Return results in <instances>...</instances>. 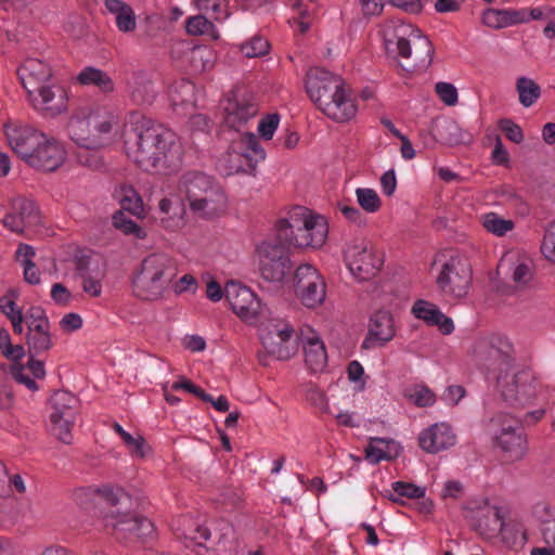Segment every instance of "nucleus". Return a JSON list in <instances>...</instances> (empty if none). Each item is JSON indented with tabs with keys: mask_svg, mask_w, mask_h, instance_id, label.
Returning <instances> with one entry per match:
<instances>
[{
	"mask_svg": "<svg viewBox=\"0 0 555 555\" xmlns=\"http://www.w3.org/2000/svg\"><path fill=\"white\" fill-rule=\"evenodd\" d=\"M92 494L109 507L106 527H112L118 538L145 539L154 533V524L133 513L135 502L121 487L103 485L93 490L79 489L75 492V500L83 508H88L87 501Z\"/></svg>",
	"mask_w": 555,
	"mask_h": 555,
	"instance_id": "nucleus-1",
	"label": "nucleus"
},
{
	"mask_svg": "<svg viewBox=\"0 0 555 555\" xmlns=\"http://www.w3.org/2000/svg\"><path fill=\"white\" fill-rule=\"evenodd\" d=\"M386 54L406 73L427 69L435 53L431 41L411 24L388 21L382 30Z\"/></svg>",
	"mask_w": 555,
	"mask_h": 555,
	"instance_id": "nucleus-2",
	"label": "nucleus"
},
{
	"mask_svg": "<svg viewBox=\"0 0 555 555\" xmlns=\"http://www.w3.org/2000/svg\"><path fill=\"white\" fill-rule=\"evenodd\" d=\"M306 90L311 101L328 118L345 122L357 114V106L345 89L344 80L322 67H312L306 75Z\"/></svg>",
	"mask_w": 555,
	"mask_h": 555,
	"instance_id": "nucleus-3",
	"label": "nucleus"
},
{
	"mask_svg": "<svg viewBox=\"0 0 555 555\" xmlns=\"http://www.w3.org/2000/svg\"><path fill=\"white\" fill-rule=\"evenodd\" d=\"M33 106L44 116L54 117L66 109V93L61 86L48 85L52 77L50 66L29 57L17 70Z\"/></svg>",
	"mask_w": 555,
	"mask_h": 555,
	"instance_id": "nucleus-4",
	"label": "nucleus"
},
{
	"mask_svg": "<svg viewBox=\"0 0 555 555\" xmlns=\"http://www.w3.org/2000/svg\"><path fill=\"white\" fill-rule=\"evenodd\" d=\"M162 126L139 112L131 113L129 121L125 125L126 153L145 171H152V166L159 160L154 155H156L160 135V131H156V129Z\"/></svg>",
	"mask_w": 555,
	"mask_h": 555,
	"instance_id": "nucleus-5",
	"label": "nucleus"
},
{
	"mask_svg": "<svg viewBox=\"0 0 555 555\" xmlns=\"http://www.w3.org/2000/svg\"><path fill=\"white\" fill-rule=\"evenodd\" d=\"M177 274L178 268L171 257L151 254L143 259L141 270L133 279V293L142 300H156L163 296Z\"/></svg>",
	"mask_w": 555,
	"mask_h": 555,
	"instance_id": "nucleus-6",
	"label": "nucleus"
},
{
	"mask_svg": "<svg viewBox=\"0 0 555 555\" xmlns=\"http://www.w3.org/2000/svg\"><path fill=\"white\" fill-rule=\"evenodd\" d=\"M469 352L475 364L493 378L513 367L514 347L506 336L491 334L479 337L472 345Z\"/></svg>",
	"mask_w": 555,
	"mask_h": 555,
	"instance_id": "nucleus-7",
	"label": "nucleus"
},
{
	"mask_svg": "<svg viewBox=\"0 0 555 555\" xmlns=\"http://www.w3.org/2000/svg\"><path fill=\"white\" fill-rule=\"evenodd\" d=\"M49 409L52 434L60 441L70 444L72 430L79 413V399L66 390H57L49 399Z\"/></svg>",
	"mask_w": 555,
	"mask_h": 555,
	"instance_id": "nucleus-8",
	"label": "nucleus"
},
{
	"mask_svg": "<svg viewBox=\"0 0 555 555\" xmlns=\"http://www.w3.org/2000/svg\"><path fill=\"white\" fill-rule=\"evenodd\" d=\"M260 275L268 282H283L291 273L293 262L289 248L272 238L256 246Z\"/></svg>",
	"mask_w": 555,
	"mask_h": 555,
	"instance_id": "nucleus-9",
	"label": "nucleus"
},
{
	"mask_svg": "<svg viewBox=\"0 0 555 555\" xmlns=\"http://www.w3.org/2000/svg\"><path fill=\"white\" fill-rule=\"evenodd\" d=\"M0 223L15 234H24L41 223V211L33 199L16 196L0 206Z\"/></svg>",
	"mask_w": 555,
	"mask_h": 555,
	"instance_id": "nucleus-10",
	"label": "nucleus"
},
{
	"mask_svg": "<svg viewBox=\"0 0 555 555\" xmlns=\"http://www.w3.org/2000/svg\"><path fill=\"white\" fill-rule=\"evenodd\" d=\"M294 292L302 306L309 309L320 307L326 296V283L319 270L310 263H302L295 270Z\"/></svg>",
	"mask_w": 555,
	"mask_h": 555,
	"instance_id": "nucleus-11",
	"label": "nucleus"
},
{
	"mask_svg": "<svg viewBox=\"0 0 555 555\" xmlns=\"http://www.w3.org/2000/svg\"><path fill=\"white\" fill-rule=\"evenodd\" d=\"M473 272L470 264L461 257H450L441 267L436 279L438 288L453 298H462L468 294Z\"/></svg>",
	"mask_w": 555,
	"mask_h": 555,
	"instance_id": "nucleus-12",
	"label": "nucleus"
},
{
	"mask_svg": "<svg viewBox=\"0 0 555 555\" xmlns=\"http://www.w3.org/2000/svg\"><path fill=\"white\" fill-rule=\"evenodd\" d=\"M212 531L218 533L217 540H214L215 548L230 554L236 550L234 528L224 519L209 520L203 524L194 522L182 534L185 539L202 546L212 538Z\"/></svg>",
	"mask_w": 555,
	"mask_h": 555,
	"instance_id": "nucleus-13",
	"label": "nucleus"
},
{
	"mask_svg": "<svg viewBox=\"0 0 555 555\" xmlns=\"http://www.w3.org/2000/svg\"><path fill=\"white\" fill-rule=\"evenodd\" d=\"M496 386L505 402L515 406H524L535 396L533 376L528 371L509 374V371L494 377Z\"/></svg>",
	"mask_w": 555,
	"mask_h": 555,
	"instance_id": "nucleus-14",
	"label": "nucleus"
},
{
	"mask_svg": "<svg viewBox=\"0 0 555 555\" xmlns=\"http://www.w3.org/2000/svg\"><path fill=\"white\" fill-rule=\"evenodd\" d=\"M465 517L473 530L483 539L496 537L504 520L501 508L491 504L488 499L481 502H472L466 508Z\"/></svg>",
	"mask_w": 555,
	"mask_h": 555,
	"instance_id": "nucleus-15",
	"label": "nucleus"
},
{
	"mask_svg": "<svg viewBox=\"0 0 555 555\" xmlns=\"http://www.w3.org/2000/svg\"><path fill=\"white\" fill-rule=\"evenodd\" d=\"M67 132L77 145L85 149L78 154L79 162L88 167H96L99 163L98 155L96 153H90V151L99 149L102 141L92 131L91 114L72 117L67 125Z\"/></svg>",
	"mask_w": 555,
	"mask_h": 555,
	"instance_id": "nucleus-16",
	"label": "nucleus"
},
{
	"mask_svg": "<svg viewBox=\"0 0 555 555\" xmlns=\"http://www.w3.org/2000/svg\"><path fill=\"white\" fill-rule=\"evenodd\" d=\"M344 257L350 272L363 281L373 278L382 266V260L369 249V243L362 238L348 243Z\"/></svg>",
	"mask_w": 555,
	"mask_h": 555,
	"instance_id": "nucleus-17",
	"label": "nucleus"
},
{
	"mask_svg": "<svg viewBox=\"0 0 555 555\" xmlns=\"http://www.w3.org/2000/svg\"><path fill=\"white\" fill-rule=\"evenodd\" d=\"M156 131H160V135L154 157H158L159 160L152 166V171L167 173L178 170L182 165L183 157V146L180 139L164 126L157 127Z\"/></svg>",
	"mask_w": 555,
	"mask_h": 555,
	"instance_id": "nucleus-18",
	"label": "nucleus"
},
{
	"mask_svg": "<svg viewBox=\"0 0 555 555\" xmlns=\"http://www.w3.org/2000/svg\"><path fill=\"white\" fill-rule=\"evenodd\" d=\"M224 296L233 312L244 321L255 320L261 313L260 299L247 286L231 281L225 285Z\"/></svg>",
	"mask_w": 555,
	"mask_h": 555,
	"instance_id": "nucleus-19",
	"label": "nucleus"
},
{
	"mask_svg": "<svg viewBox=\"0 0 555 555\" xmlns=\"http://www.w3.org/2000/svg\"><path fill=\"white\" fill-rule=\"evenodd\" d=\"M18 384L24 385L30 391L39 389L37 383L26 373V369L21 363L8 365L0 363V411H9L14 403V395L10 387L9 376Z\"/></svg>",
	"mask_w": 555,
	"mask_h": 555,
	"instance_id": "nucleus-20",
	"label": "nucleus"
},
{
	"mask_svg": "<svg viewBox=\"0 0 555 555\" xmlns=\"http://www.w3.org/2000/svg\"><path fill=\"white\" fill-rule=\"evenodd\" d=\"M293 333V327L285 324L281 328H275L274 331L262 334L261 343L266 354H258L259 362L262 365H268L267 357H272L276 360L289 359L295 353L294 347L289 346Z\"/></svg>",
	"mask_w": 555,
	"mask_h": 555,
	"instance_id": "nucleus-21",
	"label": "nucleus"
},
{
	"mask_svg": "<svg viewBox=\"0 0 555 555\" xmlns=\"http://www.w3.org/2000/svg\"><path fill=\"white\" fill-rule=\"evenodd\" d=\"M224 111V122L227 126L238 131L257 116L259 106L253 94L244 92L235 94L233 99L228 100Z\"/></svg>",
	"mask_w": 555,
	"mask_h": 555,
	"instance_id": "nucleus-22",
	"label": "nucleus"
},
{
	"mask_svg": "<svg viewBox=\"0 0 555 555\" xmlns=\"http://www.w3.org/2000/svg\"><path fill=\"white\" fill-rule=\"evenodd\" d=\"M305 227H301L297 236H293V247L295 248H320L327 237V224L323 217L312 215L308 209L305 216Z\"/></svg>",
	"mask_w": 555,
	"mask_h": 555,
	"instance_id": "nucleus-23",
	"label": "nucleus"
},
{
	"mask_svg": "<svg viewBox=\"0 0 555 555\" xmlns=\"http://www.w3.org/2000/svg\"><path fill=\"white\" fill-rule=\"evenodd\" d=\"M7 139L11 149L28 165L41 142H44V133L29 127H17L7 132Z\"/></svg>",
	"mask_w": 555,
	"mask_h": 555,
	"instance_id": "nucleus-24",
	"label": "nucleus"
},
{
	"mask_svg": "<svg viewBox=\"0 0 555 555\" xmlns=\"http://www.w3.org/2000/svg\"><path fill=\"white\" fill-rule=\"evenodd\" d=\"M395 336L393 319L389 311L378 310L370 320L369 334L362 343L363 349L383 347Z\"/></svg>",
	"mask_w": 555,
	"mask_h": 555,
	"instance_id": "nucleus-25",
	"label": "nucleus"
},
{
	"mask_svg": "<svg viewBox=\"0 0 555 555\" xmlns=\"http://www.w3.org/2000/svg\"><path fill=\"white\" fill-rule=\"evenodd\" d=\"M308 214V208L304 206H295L284 218H280L274 227V240L285 247H293V236L296 237L300 232L301 227H305V216Z\"/></svg>",
	"mask_w": 555,
	"mask_h": 555,
	"instance_id": "nucleus-26",
	"label": "nucleus"
},
{
	"mask_svg": "<svg viewBox=\"0 0 555 555\" xmlns=\"http://www.w3.org/2000/svg\"><path fill=\"white\" fill-rule=\"evenodd\" d=\"M418 443L425 452L437 453L454 446L455 435L448 424H434L420 434Z\"/></svg>",
	"mask_w": 555,
	"mask_h": 555,
	"instance_id": "nucleus-27",
	"label": "nucleus"
},
{
	"mask_svg": "<svg viewBox=\"0 0 555 555\" xmlns=\"http://www.w3.org/2000/svg\"><path fill=\"white\" fill-rule=\"evenodd\" d=\"M65 155L64 147L44 134V142H41L36 150L30 166L44 171H53L63 164Z\"/></svg>",
	"mask_w": 555,
	"mask_h": 555,
	"instance_id": "nucleus-28",
	"label": "nucleus"
},
{
	"mask_svg": "<svg viewBox=\"0 0 555 555\" xmlns=\"http://www.w3.org/2000/svg\"><path fill=\"white\" fill-rule=\"evenodd\" d=\"M492 442L502 461L508 464L524 460L529 450L528 439L525 433L504 435L501 438L493 439Z\"/></svg>",
	"mask_w": 555,
	"mask_h": 555,
	"instance_id": "nucleus-29",
	"label": "nucleus"
},
{
	"mask_svg": "<svg viewBox=\"0 0 555 555\" xmlns=\"http://www.w3.org/2000/svg\"><path fill=\"white\" fill-rule=\"evenodd\" d=\"M217 185L219 184L212 177L201 171H189L182 176L179 190L191 204Z\"/></svg>",
	"mask_w": 555,
	"mask_h": 555,
	"instance_id": "nucleus-30",
	"label": "nucleus"
},
{
	"mask_svg": "<svg viewBox=\"0 0 555 555\" xmlns=\"http://www.w3.org/2000/svg\"><path fill=\"white\" fill-rule=\"evenodd\" d=\"M192 211L205 218H215L227 209V196L220 185L209 190L204 196L190 204Z\"/></svg>",
	"mask_w": 555,
	"mask_h": 555,
	"instance_id": "nucleus-31",
	"label": "nucleus"
},
{
	"mask_svg": "<svg viewBox=\"0 0 555 555\" xmlns=\"http://www.w3.org/2000/svg\"><path fill=\"white\" fill-rule=\"evenodd\" d=\"M127 93L137 105H151L156 91L152 80L144 72H134L127 79Z\"/></svg>",
	"mask_w": 555,
	"mask_h": 555,
	"instance_id": "nucleus-32",
	"label": "nucleus"
},
{
	"mask_svg": "<svg viewBox=\"0 0 555 555\" xmlns=\"http://www.w3.org/2000/svg\"><path fill=\"white\" fill-rule=\"evenodd\" d=\"M401 447L392 439L372 437L365 448V459L371 464H378L380 461H391L401 453Z\"/></svg>",
	"mask_w": 555,
	"mask_h": 555,
	"instance_id": "nucleus-33",
	"label": "nucleus"
},
{
	"mask_svg": "<svg viewBox=\"0 0 555 555\" xmlns=\"http://www.w3.org/2000/svg\"><path fill=\"white\" fill-rule=\"evenodd\" d=\"M50 326H34L31 331L26 333L27 356H44L53 347L52 334Z\"/></svg>",
	"mask_w": 555,
	"mask_h": 555,
	"instance_id": "nucleus-34",
	"label": "nucleus"
},
{
	"mask_svg": "<svg viewBox=\"0 0 555 555\" xmlns=\"http://www.w3.org/2000/svg\"><path fill=\"white\" fill-rule=\"evenodd\" d=\"M90 264V261L79 260L76 274L81 280L82 291L91 297H99L102 294L104 273L92 269Z\"/></svg>",
	"mask_w": 555,
	"mask_h": 555,
	"instance_id": "nucleus-35",
	"label": "nucleus"
},
{
	"mask_svg": "<svg viewBox=\"0 0 555 555\" xmlns=\"http://www.w3.org/2000/svg\"><path fill=\"white\" fill-rule=\"evenodd\" d=\"M305 362L310 371L322 372L327 363V353L323 341L318 337L304 340Z\"/></svg>",
	"mask_w": 555,
	"mask_h": 555,
	"instance_id": "nucleus-36",
	"label": "nucleus"
},
{
	"mask_svg": "<svg viewBox=\"0 0 555 555\" xmlns=\"http://www.w3.org/2000/svg\"><path fill=\"white\" fill-rule=\"evenodd\" d=\"M533 514L540 522V531L544 542L555 550V508L547 503H538Z\"/></svg>",
	"mask_w": 555,
	"mask_h": 555,
	"instance_id": "nucleus-37",
	"label": "nucleus"
},
{
	"mask_svg": "<svg viewBox=\"0 0 555 555\" xmlns=\"http://www.w3.org/2000/svg\"><path fill=\"white\" fill-rule=\"evenodd\" d=\"M492 430V440L501 438L512 433H524L522 421L519 415H513L506 412H499L490 420Z\"/></svg>",
	"mask_w": 555,
	"mask_h": 555,
	"instance_id": "nucleus-38",
	"label": "nucleus"
},
{
	"mask_svg": "<svg viewBox=\"0 0 555 555\" xmlns=\"http://www.w3.org/2000/svg\"><path fill=\"white\" fill-rule=\"evenodd\" d=\"M105 8L115 15V22L120 31L129 33L135 29V15L129 4L121 0H105Z\"/></svg>",
	"mask_w": 555,
	"mask_h": 555,
	"instance_id": "nucleus-39",
	"label": "nucleus"
},
{
	"mask_svg": "<svg viewBox=\"0 0 555 555\" xmlns=\"http://www.w3.org/2000/svg\"><path fill=\"white\" fill-rule=\"evenodd\" d=\"M77 81L82 86H93L103 93H112L115 85L111 76L100 68L85 67L78 75Z\"/></svg>",
	"mask_w": 555,
	"mask_h": 555,
	"instance_id": "nucleus-40",
	"label": "nucleus"
},
{
	"mask_svg": "<svg viewBox=\"0 0 555 555\" xmlns=\"http://www.w3.org/2000/svg\"><path fill=\"white\" fill-rule=\"evenodd\" d=\"M238 144L241 155L247 160L249 169L254 170L256 165L266 157V152L258 138L253 132H245L242 134Z\"/></svg>",
	"mask_w": 555,
	"mask_h": 555,
	"instance_id": "nucleus-41",
	"label": "nucleus"
},
{
	"mask_svg": "<svg viewBox=\"0 0 555 555\" xmlns=\"http://www.w3.org/2000/svg\"><path fill=\"white\" fill-rule=\"evenodd\" d=\"M439 139L449 145L466 144L472 141L470 133L464 131L460 125L452 120H443L437 126Z\"/></svg>",
	"mask_w": 555,
	"mask_h": 555,
	"instance_id": "nucleus-42",
	"label": "nucleus"
},
{
	"mask_svg": "<svg viewBox=\"0 0 555 555\" xmlns=\"http://www.w3.org/2000/svg\"><path fill=\"white\" fill-rule=\"evenodd\" d=\"M392 490H386L383 495L393 503L403 504L401 498L424 499L425 488L412 482L395 481L391 483Z\"/></svg>",
	"mask_w": 555,
	"mask_h": 555,
	"instance_id": "nucleus-43",
	"label": "nucleus"
},
{
	"mask_svg": "<svg viewBox=\"0 0 555 555\" xmlns=\"http://www.w3.org/2000/svg\"><path fill=\"white\" fill-rule=\"evenodd\" d=\"M516 90L519 95V102L529 107L533 105L541 96L540 86L528 77H519L516 82Z\"/></svg>",
	"mask_w": 555,
	"mask_h": 555,
	"instance_id": "nucleus-44",
	"label": "nucleus"
},
{
	"mask_svg": "<svg viewBox=\"0 0 555 555\" xmlns=\"http://www.w3.org/2000/svg\"><path fill=\"white\" fill-rule=\"evenodd\" d=\"M120 206L124 210L133 216L143 217V202L138 192L132 186H122L119 197Z\"/></svg>",
	"mask_w": 555,
	"mask_h": 555,
	"instance_id": "nucleus-45",
	"label": "nucleus"
},
{
	"mask_svg": "<svg viewBox=\"0 0 555 555\" xmlns=\"http://www.w3.org/2000/svg\"><path fill=\"white\" fill-rule=\"evenodd\" d=\"M499 533L505 545L511 548L520 547L526 542V533L519 525L504 524L503 521Z\"/></svg>",
	"mask_w": 555,
	"mask_h": 555,
	"instance_id": "nucleus-46",
	"label": "nucleus"
},
{
	"mask_svg": "<svg viewBox=\"0 0 555 555\" xmlns=\"http://www.w3.org/2000/svg\"><path fill=\"white\" fill-rule=\"evenodd\" d=\"M357 202L359 206L369 214H374L380 209L382 201L375 190L369 188H358L356 190Z\"/></svg>",
	"mask_w": 555,
	"mask_h": 555,
	"instance_id": "nucleus-47",
	"label": "nucleus"
},
{
	"mask_svg": "<svg viewBox=\"0 0 555 555\" xmlns=\"http://www.w3.org/2000/svg\"><path fill=\"white\" fill-rule=\"evenodd\" d=\"M412 313L416 319L423 320L428 325H431L437 318H441V310L436 305L423 299L414 302Z\"/></svg>",
	"mask_w": 555,
	"mask_h": 555,
	"instance_id": "nucleus-48",
	"label": "nucleus"
},
{
	"mask_svg": "<svg viewBox=\"0 0 555 555\" xmlns=\"http://www.w3.org/2000/svg\"><path fill=\"white\" fill-rule=\"evenodd\" d=\"M482 224L488 232L498 236L505 235L514 228V222L512 220L503 219L495 212L485 215Z\"/></svg>",
	"mask_w": 555,
	"mask_h": 555,
	"instance_id": "nucleus-49",
	"label": "nucleus"
},
{
	"mask_svg": "<svg viewBox=\"0 0 555 555\" xmlns=\"http://www.w3.org/2000/svg\"><path fill=\"white\" fill-rule=\"evenodd\" d=\"M113 224L116 229L122 233L129 235L132 234L138 238H143L145 233L137 222L128 218L122 211H117L113 216Z\"/></svg>",
	"mask_w": 555,
	"mask_h": 555,
	"instance_id": "nucleus-50",
	"label": "nucleus"
},
{
	"mask_svg": "<svg viewBox=\"0 0 555 555\" xmlns=\"http://www.w3.org/2000/svg\"><path fill=\"white\" fill-rule=\"evenodd\" d=\"M270 44L268 40L260 36H255L250 40L241 44L242 53L247 57H259L269 52Z\"/></svg>",
	"mask_w": 555,
	"mask_h": 555,
	"instance_id": "nucleus-51",
	"label": "nucleus"
},
{
	"mask_svg": "<svg viewBox=\"0 0 555 555\" xmlns=\"http://www.w3.org/2000/svg\"><path fill=\"white\" fill-rule=\"evenodd\" d=\"M122 441L127 446L132 457L144 459L151 451V448L144 437L139 434L137 436L128 434Z\"/></svg>",
	"mask_w": 555,
	"mask_h": 555,
	"instance_id": "nucleus-52",
	"label": "nucleus"
},
{
	"mask_svg": "<svg viewBox=\"0 0 555 555\" xmlns=\"http://www.w3.org/2000/svg\"><path fill=\"white\" fill-rule=\"evenodd\" d=\"M482 23L493 29L507 27L506 9L489 8L482 12Z\"/></svg>",
	"mask_w": 555,
	"mask_h": 555,
	"instance_id": "nucleus-53",
	"label": "nucleus"
},
{
	"mask_svg": "<svg viewBox=\"0 0 555 555\" xmlns=\"http://www.w3.org/2000/svg\"><path fill=\"white\" fill-rule=\"evenodd\" d=\"M24 320L27 331H31L37 325L39 327L50 326V321L44 310L40 307H30L24 314Z\"/></svg>",
	"mask_w": 555,
	"mask_h": 555,
	"instance_id": "nucleus-54",
	"label": "nucleus"
},
{
	"mask_svg": "<svg viewBox=\"0 0 555 555\" xmlns=\"http://www.w3.org/2000/svg\"><path fill=\"white\" fill-rule=\"evenodd\" d=\"M409 399L417 406L425 408L430 406L436 401L435 393L426 386H416L411 393Z\"/></svg>",
	"mask_w": 555,
	"mask_h": 555,
	"instance_id": "nucleus-55",
	"label": "nucleus"
},
{
	"mask_svg": "<svg viewBox=\"0 0 555 555\" xmlns=\"http://www.w3.org/2000/svg\"><path fill=\"white\" fill-rule=\"evenodd\" d=\"M280 122L278 113L268 114L258 122V132L263 140H271Z\"/></svg>",
	"mask_w": 555,
	"mask_h": 555,
	"instance_id": "nucleus-56",
	"label": "nucleus"
},
{
	"mask_svg": "<svg viewBox=\"0 0 555 555\" xmlns=\"http://www.w3.org/2000/svg\"><path fill=\"white\" fill-rule=\"evenodd\" d=\"M541 251L545 258L555 263V221L551 222L545 229Z\"/></svg>",
	"mask_w": 555,
	"mask_h": 555,
	"instance_id": "nucleus-57",
	"label": "nucleus"
},
{
	"mask_svg": "<svg viewBox=\"0 0 555 555\" xmlns=\"http://www.w3.org/2000/svg\"><path fill=\"white\" fill-rule=\"evenodd\" d=\"M435 90L439 99L448 106H453L457 103V90L452 83L437 82Z\"/></svg>",
	"mask_w": 555,
	"mask_h": 555,
	"instance_id": "nucleus-58",
	"label": "nucleus"
},
{
	"mask_svg": "<svg viewBox=\"0 0 555 555\" xmlns=\"http://www.w3.org/2000/svg\"><path fill=\"white\" fill-rule=\"evenodd\" d=\"M186 31L190 35H204L212 29L214 25L203 15L190 17L186 21Z\"/></svg>",
	"mask_w": 555,
	"mask_h": 555,
	"instance_id": "nucleus-59",
	"label": "nucleus"
},
{
	"mask_svg": "<svg viewBox=\"0 0 555 555\" xmlns=\"http://www.w3.org/2000/svg\"><path fill=\"white\" fill-rule=\"evenodd\" d=\"M91 114L92 131L98 134L101 141V135L107 134L112 131L113 122L109 116H102L98 113Z\"/></svg>",
	"mask_w": 555,
	"mask_h": 555,
	"instance_id": "nucleus-60",
	"label": "nucleus"
},
{
	"mask_svg": "<svg viewBox=\"0 0 555 555\" xmlns=\"http://www.w3.org/2000/svg\"><path fill=\"white\" fill-rule=\"evenodd\" d=\"M224 2L225 0H197V5L201 10L212 12L214 17L220 21L228 16Z\"/></svg>",
	"mask_w": 555,
	"mask_h": 555,
	"instance_id": "nucleus-61",
	"label": "nucleus"
},
{
	"mask_svg": "<svg viewBox=\"0 0 555 555\" xmlns=\"http://www.w3.org/2000/svg\"><path fill=\"white\" fill-rule=\"evenodd\" d=\"M15 297H17V293L11 289L7 295L0 298V311L5 314L9 320L15 317L16 313H23L22 309L15 304Z\"/></svg>",
	"mask_w": 555,
	"mask_h": 555,
	"instance_id": "nucleus-62",
	"label": "nucleus"
},
{
	"mask_svg": "<svg viewBox=\"0 0 555 555\" xmlns=\"http://www.w3.org/2000/svg\"><path fill=\"white\" fill-rule=\"evenodd\" d=\"M500 129L505 133L508 140L514 143H520L524 140V132L521 128L515 124L512 119H501Z\"/></svg>",
	"mask_w": 555,
	"mask_h": 555,
	"instance_id": "nucleus-63",
	"label": "nucleus"
},
{
	"mask_svg": "<svg viewBox=\"0 0 555 555\" xmlns=\"http://www.w3.org/2000/svg\"><path fill=\"white\" fill-rule=\"evenodd\" d=\"M172 390H180L183 389L195 397H197L201 400H208L207 392L202 389L201 387L196 386L194 383H192L190 379L181 377L178 382H175L171 386Z\"/></svg>",
	"mask_w": 555,
	"mask_h": 555,
	"instance_id": "nucleus-64",
	"label": "nucleus"
}]
</instances>
